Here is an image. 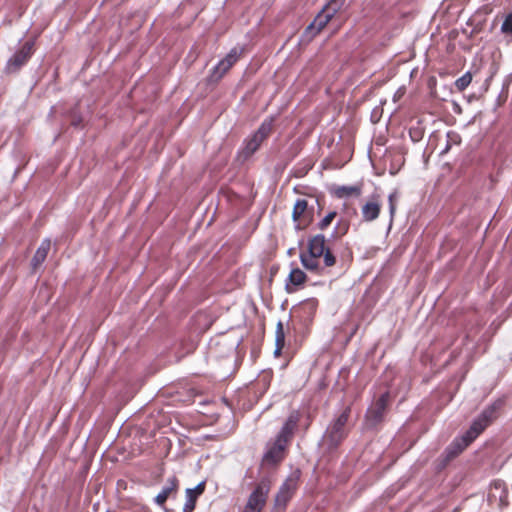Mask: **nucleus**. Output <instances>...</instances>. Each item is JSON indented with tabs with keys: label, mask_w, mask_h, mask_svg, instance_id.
I'll use <instances>...</instances> for the list:
<instances>
[{
	"label": "nucleus",
	"mask_w": 512,
	"mask_h": 512,
	"mask_svg": "<svg viewBox=\"0 0 512 512\" xmlns=\"http://www.w3.org/2000/svg\"><path fill=\"white\" fill-rule=\"evenodd\" d=\"M178 481L176 477H172L168 480V483L163 489L156 495L155 503L162 506L168 497L177 490Z\"/></svg>",
	"instance_id": "2eb2a0df"
},
{
	"label": "nucleus",
	"mask_w": 512,
	"mask_h": 512,
	"mask_svg": "<svg viewBox=\"0 0 512 512\" xmlns=\"http://www.w3.org/2000/svg\"><path fill=\"white\" fill-rule=\"evenodd\" d=\"M472 81V76L470 73H466L456 80L455 86L458 90L463 91Z\"/></svg>",
	"instance_id": "4be33fe9"
},
{
	"label": "nucleus",
	"mask_w": 512,
	"mask_h": 512,
	"mask_svg": "<svg viewBox=\"0 0 512 512\" xmlns=\"http://www.w3.org/2000/svg\"><path fill=\"white\" fill-rule=\"evenodd\" d=\"M388 201H389L390 217H391V221H392L395 211H396L397 193L396 192L391 193L388 197Z\"/></svg>",
	"instance_id": "393cba45"
},
{
	"label": "nucleus",
	"mask_w": 512,
	"mask_h": 512,
	"mask_svg": "<svg viewBox=\"0 0 512 512\" xmlns=\"http://www.w3.org/2000/svg\"><path fill=\"white\" fill-rule=\"evenodd\" d=\"M306 281V274L300 270L299 268L292 269L289 277H288V283L300 286ZM287 290H289V284H287Z\"/></svg>",
	"instance_id": "a211bd4d"
},
{
	"label": "nucleus",
	"mask_w": 512,
	"mask_h": 512,
	"mask_svg": "<svg viewBox=\"0 0 512 512\" xmlns=\"http://www.w3.org/2000/svg\"><path fill=\"white\" fill-rule=\"evenodd\" d=\"M470 443L471 441L466 437V435L455 438L445 450L446 459L451 460L457 457Z\"/></svg>",
	"instance_id": "4468645a"
},
{
	"label": "nucleus",
	"mask_w": 512,
	"mask_h": 512,
	"mask_svg": "<svg viewBox=\"0 0 512 512\" xmlns=\"http://www.w3.org/2000/svg\"><path fill=\"white\" fill-rule=\"evenodd\" d=\"M492 413V410H486L472 423L470 429L465 433L471 442L488 426Z\"/></svg>",
	"instance_id": "f8f14e48"
},
{
	"label": "nucleus",
	"mask_w": 512,
	"mask_h": 512,
	"mask_svg": "<svg viewBox=\"0 0 512 512\" xmlns=\"http://www.w3.org/2000/svg\"><path fill=\"white\" fill-rule=\"evenodd\" d=\"M243 48L234 47L211 71L209 82L216 83L229 71V69L240 59Z\"/></svg>",
	"instance_id": "7ed1b4c3"
},
{
	"label": "nucleus",
	"mask_w": 512,
	"mask_h": 512,
	"mask_svg": "<svg viewBox=\"0 0 512 512\" xmlns=\"http://www.w3.org/2000/svg\"><path fill=\"white\" fill-rule=\"evenodd\" d=\"M388 394L385 393L368 409L366 419L370 425H376L382 420L387 406Z\"/></svg>",
	"instance_id": "9d476101"
},
{
	"label": "nucleus",
	"mask_w": 512,
	"mask_h": 512,
	"mask_svg": "<svg viewBox=\"0 0 512 512\" xmlns=\"http://www.w3.org/2000/svg\"><path fill=\"white\" fill-rule=\"evenodd\" d=\"M362 183L355 185H337L332 187L331 192L333 195L340 199L358 198L362 194Z\"/></svg>",
	"instance_id": "ddd939ff"
},
{
	"label": "nucleus",
	"mask_w": 512,
	"mask_h": 512,
	"mask_svg": "<svg viewBox=\"0 0 512 512\" xmlns=\"http://www.w3.org/2000/svg\"><path fill=\"white\" fill-rule=\"evenodd\" d=\"M308 203L305 199H298L293 207L292 211V219L294 222L297 223L296 228L297 229H303L305 225H302L301 220L305 215V212L307 210Z\"/></svg>",
	"instance_id": "dca6fc26"
},
{
	"label": "nucleus",
	"mask_w": 512,
	"mask_h": 512,
	"mask_svg": "<svg viewBox=\"0 0 512 512\" xmlns=\"http://www.w3.org/2000/svg\"><path fill=\"white\" fill-rule=\"evenodd\" d=\"M192 491L193 490H191V489L186 490V501H185V504L183 507V512H192L195 508V503H196L197 497L192 495Z\"/></svg>",
	"instance_id": "412c9836"
},
{
	"label": "nucleus",
	"mask_w": 512,
	"mask_h": 512,
	"mask_svg": "<svg viewBox=\"0 0 512 512\" xmlns=\"http://www.w3.org/2000/svg\"><path fill=\"white\" fill-rule=\"evenodd\" d=\"M343 0H330L317 14L313 22L307 26L304 35L311 39L316 36L341 9Z\"/></svg>",
	"instance_id": "f03ea898"
},
{
	"label": "nucleus",
	"mask_w": 512,
	"mask_h": 512,
	"mask_svg": "<svg viewBox=\"0 0 512 512\" xmlns=\"http://www.w3.org/2000/svg\"><path fill=\"white\" fill-rule=\"evenodd\" d=\"M269 490V483L261 481L249 496L243 512H261L266 503Z\"/></svg>",
	"instance_id": "20e7f679"
},
{
	"label": "nucleus",
	"mask_w": 512,
	"mask_h": 512,
	"mask_svg": "<svg viewBox=\"0 0 512 512\" xmlns=\"http://www.w3.org/2000/svg\"><path fill=\"white\" fill-rule=\"evenodd\" d=\"M32 46V43H25L23 47L9 59L6 69L9 72H15L23 66L32 54Z\"/></svg>",
	"instance_id": "6e6552de"
},
{
	"label": "nucleus",
	"mask_w": 512,
	"mask_h": 512,
	"mask_svg": "<svg viewBox=\"0 0 512 512\" xmlns=\"http://www.w3.org/2000/svg\"><path fill=\"white\" fill-rule=\"evenodd\" d=\"M325 243L324 235L317 234L313 236L308 242V252L313 256H323L325 265L331 267L335 264L336 259L331 251L326 248Z\"/></svg>",
	"instance_id": "423d86ee"
},
{
	"label": "nucleus",
	"mask_w": 512,
	"mask_h": 512,
	"mask_svg": "<svg viewBox=\"0 0 512 512\" xmlns=\"http://www.w3.org/2000/svg\"><path fill=\"white\" fill-rule=\"evenodd\" d=\"M271 131L272 121H264L259 129L253 134V136L246 141L245 147L242 150L244 157H250L254 152H256L261 143L271 133Z\"/></svg>",
	"instance_id": "0eeeda50"
},
{
	"label": "nucleus",
	"mask_w": 512,
	"mask_h": 512,
	"mask_svg": "<svg viewBox=\"0 0 512 512\" xmlns=\"http://www.w3.org/2000/svg\"><path fill=\"white\" fill-rule=\"evenodd\" d=\"M349 417V409L343 411L334 423L327 429L324 439L335 447L345 437V426Z\"/></svg>",
	"instance_id": "39448f33"
},
{
	"label": "nucleus",
	"mask_w": 512,
	"mask_h": 512,
	"mask_svg": "<svg viewBox=\"0 0 512 512\" xmlns=\"http://www.w3.org/2000/svg\"><path fill=\"white\" fill-rule=\"evenodd\" d=\"M285 343V334L283 329V324L281 322L277 323L276 326V332H275V351L274 354L276 356L280 355L282 348L284 347Z\"/></svg>",
	"instance_id": "6ab92c4d"
},
{
	"label": "nucleus",
	"mask_w": 512,
	"mask_h": 512,
	"mask_svg": "<svg viewBox=\"0 0 512 512\" xmlns=\"http://www.w3.org/2000/svg\"><path fill=\"white\" fill-rule=\"evenodd\" d=\"M190 489L193 490L192 491V495H194L195 497H198V496H200L204 492L205 483L201 482L196 487L190 488Z\"/></svg>",
	"instance_id": "a878e982"
},
{
	"label": "nucleus",
	"mask_w": 512,
	"mask_h": 512,
	"mask_svg": "<svg viewBox=\"0 0 512 512\" xmlns=\"http://www.w3.org/2000/svg\"><path fill=\"white\" fill-rule=\"evenodd\" d=\"M51 242L49 239H45L42 241L41 245L37 249L35 255L32 258V267L33 269H37L46 259L47 254L50 250Z\"/></svg>",
	"instance_id": "f3484780"
},
{
	"label": "nucleus",
	"mask_w": 512,
	"mask_h": 512,
	"mask_svg": "<svg viewBox=\"0 0 512 512\" xmlns=\"http://www.w3.org/2000/svg\"><path fill=\"white\" fill-rule=\"evenodd\" d=\"M298 418L296 415H290L278 434L275 442L264 455V461L276 464L282 460L285 448L292 437L293 430L297 425Z\"/></svg>",
	"instance_id": "f257e3e1"
},
{
	"label": "nucleus",
	"mask_w": 512,
	"mask_h": 512,
	"mask_svg": "<svg viewBox=\"0 0 512 512\" xmlns=\"http://www.w3.org/2000/svg\"><path fill=\"white\" fill-rule=\"evenodd\" d=\"M298 478L299 476L297 474H292L282 484L276 496L277 505H286L288 500L291 498V496L297 489Z\"/></svg>",
	"instance_id": "1a4fd4ad"
},
{
	"label": "nucleus",
	"mask_w": 512,
	"mask_h": 512,
	"mask_svg": "<svg viewBox=\"0 0 512 512\" xmlns=\"http://www.w3.org/2000/svg\"><path fill=\"white\" fill-rule=\"evenodd\" d=\"M336 217V212H329L319 223L318 227L321 230L326 229Z\"/></svg>",
	"instance_id": "5701e85b"
},
{
	"label": "nucleus",
	"mask_w": 512,
	"mask_h": 512,
	"mask_svg": "<svg viewBox=\"0 0 512 512\" xmlns=\"http://www.w3.org/2000/svg\"><path fill=\"white\" fill-rule=\"evenodd\" d=\"M381 211V199L379 195H373L362 206V218L366 222L374 221L378 218Z\"/></svg>",
	"instance_id": "9b49d317"
},
{
	"label": "nucleus",
	"mask_w": 512,
	"mask_h": 512,
	"mask_svg": "<svg viewBox=\"0 0 512 512\" xmlns=\"http://www.w3.org/2000/svg\"><path fill=\"white\" fill-rule=\"evenodd\" d=\"M501 32L512 36V13L507 15L501 26Z\"/></svg>",
	"instance_id": "b1692460"
},
{
	"label": "nucleus",
	"mask_w": 512,
	"mask_h": 512,
	"mask_svg": "<svg viewBox=\"0 0 512 512\" xmlns=\"http://www.w3.org/2000/svg\"><path fill=\"white\" fill-rule=\"evenodd\" d=\"M318 258H320L319 256H313L311 255V253H308V254H305V253H302L300 254V260H301V263L302 265L307 269V270H311V271H315L318 269Z\"/></svg>",
	"instance_id": "aec40b11"
}]
</instances>
